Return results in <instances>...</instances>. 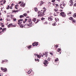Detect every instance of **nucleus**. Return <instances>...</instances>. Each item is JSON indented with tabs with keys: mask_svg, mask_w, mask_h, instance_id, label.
Masks as SVG:
<instances>
[{
	"mask_svg": "<svg viewBox=\"0 0 76 76\" xmlns=\"http://www.w3.org/2000/svg\"><path fill=\"white\" fill-rule=\"evenodd\" d=\"M44 64H45V67H46L47 66V64H48V61L46 60H45V62H43Z\"/></svg>",
	"mask_w": 76,
	"mask_h": 76,
	"instance_id": "39448f33",
	"label": "nucleus"
},
{
	"mask_svg": "<svg viewBox=\"0 0 76 76\" xmlns=\"http://www.w3.org/2000/svg\"><path fill=\"white\" fill-rule=\"evenodd\" d=\"M1 70H2L3 72H4L7 71V69L6 68L4 69L3 68H1Z\"/></svg>",
	"mask_w": 76,
	"mask_h": 76,
	"instance_id": "6e6552de",
	"label": "nucleus"
},
{
	"mask_svg": "<svg viewBox=\"0 0 76 76\" xmlns=\"http://www.w3.org/2000/svg\"><path fill=\"white\" fill-rule=\"evenodd\" d=\"M37 55V54L35 53L34 54V56H36Z\"/></svg>",
	"mask_w": 76,
	"mask_h": 76,
	"instance_id": "5fc2aeb1",
	"label": "nucleus"
},
{
	"mask_svg": "<svg viewBox=\"0 0 76 76\" xmlns=\"http://www.w3.org/2000/svg\"><path fill=\"white\" fill-rule=\"evenodd\" d=\"M31 46L32 45H30V46H27V47L28 48V50H29V49L32 48Z\"/></svg>",
	"mask_w": 76,
	"mask_h": 76,
	"instance_id": "ddd939ff",
	"label": "nucleus"
},
{
	"mask_svg": "<svg viewBox=\"0 0 76 76\" xmlns=\"http://www.w3.org/2000/svg\"><path fill=\"white\" fill-rule=\"evenodd\" d=\"M55 20L56 22H57V19L55 18Z\"/></svg>",
	"mask_w": 76,
	"mask_h": 76,
	"instance_id": "bf43d9fd",
	"label": "nucleus"
},
{
	"mask_svg": "<svg viewBox=\"0 0 76 76\" xmlns=\"http://www.w3.org/2000/svg\"><path fill=\"white\" fill-rule=\"evenodd\" d=\"M24 27L25 28H28L30 27V25L28 24H26L24 25Z\"/></svg>",
	"mask_w": 76,
	"mask_h": 76,
	"instance_id": "7ed1b4c3",
	"label": "nucleus"
},
{
	"mask_svg": "<svg viewBox=\"0 0 76 76\" xmlns=\"http://www.w3.org/2000/svg\"><path fill=\"white\" fill-rule=\"evenodd\" d=\"M12 11L13 12H14L15 13H16V10H13Z\"/></svg>",
	"mask_w": 76,
	"mask_h": 76,
	"instance_id": "49530a36",
	"label": "nucleus"
},
{
	"mask_svg": "<svg viewBox=\"0 0 76 76\" xmlns=\"http://www.w3.org/2000/svg\"><path fill=\"white\" fill-rule=\"evenodd\" d=\"M1 5L2 6V5H3V4L1 3Z\"/></svg>",
	"mask_w": 76,
	"mask_h": 76,
	"instance_id": "338daca9",
	"label": "nucleus"
},
{
	"mask_svg": "<svg viewBox=\"0 0 76 76\" xmlns=\"http://www.w3.org/2000/svg\"><path fill=\"white\" fill-rule=\"evenodd\" d=\"M74 6H76V3L75 4H74Z\"/></svg>",
	"mask_w": 76,
	"mask_h": 76,
	"instance_id": "4d7b16f0",
	"label": "nucleus"
},
{
	"mask_svg": "<svg viewBox=\"0 0 76 76\" xmlns=\"http://www.w3.org/2000/svg\"><path fill=\"white\" fill-rule=\"evenodd\" d=\"M37 57L38 58H41V56L40 55H37Z\"/></svg>",
	"mask_w": 76,
	"mask_h": 76,
	"instance_id": "c756f323",
	"label": "nucleus"
},
{
	"mask_svg": "<svg viewBox=\"0 0 76 76\" xmlns=\"http://www.w3.org/2000/svg\"><path fill=\"white\" fill-rule=\"evenodd\" d=\"M35 61H37V62H39V59H35Z\"/></svg>",
	"mask_w": 76,
	"mask_h": 76,
	"instance_id": "cd10ccee",
	"label": "nucleus"
},
{
	"mask_svg": "<svg viewBox=\"0 0 76 76\" xmlns=\"http://www.w3.org/2000/svg\"><path fill=\"white\" fill-rule=\"evenodd\" d=\"M54 10L56 12H57V11H58V9H54Z\"/></svg>",
	"mask_w": 76,
	"mask_h": 76,
	"instance_id": "c9c22d12",
	"label": "nucleus"
},
{
	"mask_svg": "<svg viewBox=\"0 0 76 76\" xmlns=\"http://www.w3.org/2000/svg\"><path fill=\"white\" fill-rule=\"evenodd\" d=\"M72 13V12H69V13H67V15H69V14H71Z\"/></svg>",
	"mask_w": 76,
	"mask_h": 76,
	"instance_id": "e433bc0d",
	"label": "nucleus"
},
{
	"mask_svg": "<svg viewBox=\"0 0 76 76\" xmlns=\"http://www.w3.org/2000/svg\"><path fill=\"white\" fill-rule=\"evenodd\" d=\"M23 16H27V13H25L23 14Z\"/></svg>",
	"mask_w": 76,
	"mask_h": 76,
	"instance_id": "bb28decb",
	"label": "nucleus"
},
{
	"mask_svg": "<svg viewBox=\"0 0 76 76\" xmlns=\"http://www.w3.org/2000/svg\"><path fill=\"white\" fill-rule=\"evenodd\" d=\"M44 19H45V18H43L42 17L41 18V20H43Z\"/></svg>",
	"mask_w": 76,
	"mask_h": 76,
	"instance_id": "37998d69",
	"label": "nucleus"
},
{
	"mask_svg": "<svg viewBox=\"0 0 76 76\" xmlns=\"http://www.w3.org/2000/svg\"><path fill=\"white\" fill-rule=\"evenodd\" d=\"M20 28H23V26L22 25H21L20 26Z\"/></svg>",
	"mask_w": 76,
	"mask_h": 76,
	"instance_id": "4c0bfd02",
	"label": "nucleus"
},
{
	"mask_svg": "<svg viewBox=\"0 0 76 76\" xmlns=\"http://www.w3.org/2000/svg\"><path fill=\"white\" fill-rule=\"evenodd\" d=\"M23 21V19H20L18 20V22H22V21Z\"/></svg>",
	"mask_w": 76,
	"mask_h": 76,
	"instance_id": "4468645a",
	"label": "nucleus"
},
{
	"mask_svg": "<svg viewBox=\"0 0 76 76\" xmlns=\"http://www.w3.org/2000/svg\"><path fill=\"white\" fill-rule=\"evenodd\" d=\"M12 6H10V9H12Z\"/></svg>",
	"mask_w": 76,
	"mask_h": 76,
	"instance_id": "c03bdc74",
	"label": "nucleus"
},
{
	"mask_svg": "<svg viewBox=\"0 0 76 76\" xmlns=\"http://www.w3.org/2000/svg\"><path fill=\"white\" fill-rule=\"evenodd\" d=\"M60 15H61V16H62V17H66V14L64 12H61L60 13Z\"/></svg>",
	"mask_w": 76,
	"mask_h": 76,
	"instance_id": "20e7f679",
	"label": "nucleus"
},
{
	"mask_svg": "<svg viewBox=\"0 0 76 76\" xmlns=\"http://www.w3.org/2000/svg\"><path fill=\"white\" fill-rule=\"evenodd\" d=\"M16 26L15 25H13L12 24V26H13V27H16Z\"/></svg>",
	"mask_w": 76,
	"mask_h": 76,
	"instance_id": "a18cd8bd",
	"label": "nucleus"
},
{
	"mask_svg": "<svg viewBox=\"0 0 76 76\" xmlns=\"http://www.w3.org/2000/svg\"><path fill=\"white\" fill-rule=\"evenodd\" d=\"M20 3H22V1H20V2H19L18 4H20Z\"/></svg>",
	"mask_w": 76,
	"mask_h": 76,
	"instance_id": "864d4df0",
	"label": "nucleus"
},
{
	"mask_svg": "<svg viewBox=\"0 0 76 76\" xmlns=\"http://www.w3.org/2000/svg\"><path fill=\"white\" fill-rule=\"evenodd\" d=\"M70 20H73V17H71L70 18H69Z\"/></svg>",
	"mask_w": 76,
	"mask_h": 76,
	"instance_id": "5701e85b",
	"label": "nucleus"
},
{
	"mask_svg": "<svg viewBox=\"0 0 76 76\" xmlns=\"http://www.w3.org/2000/svg\"><path fill=\"white\" fill-rule=\"evenodd\" d=\"M50 54H51V56H53V54L52 53L50 52Z\"/></svg>",
	"mask_w": 76,
	"mask_h": 76,
	"instance_id": "a19ab883",
	"label": "nucleus"
},
{
	"mask_svg": "<svg viewBox=\"0 0 76 76\" xmlns=\"http://www.w3.org/2000/svg\"><path fill=\"white\" fill-rule=\"evenodd\" d=\"M64 6H65V4L64 2H63L62 4H60V7L61 9H63V8L64 7Z\"/></svg>",
	"mask_w": 76,
	"mask_h": 76,
	"instance_id": "f03ea898",
	"label": "nucleus"
},
{
	"mask_svg": "<svg viewBox=\"0 0 76 76\" xmlns=\"http://www.w3.org/2000/svg\"><path fill=\"white\" fill-rule=\"evenodd\" d=\"M13 21H14V22H15V21H16V19L15 18L14 19H13Z\"/></svg>",
	"mask_w": 76,
	"mask_h": 76,
	"instance_id": "58836bf2",
	"label": "nucleus"
},
{
	"mask_svg": "<svg viewBox=\"0 0 76 76\" xmlns=\"http://www.w3.org/2000/svg\"><path fill=\"white\" fill-rule=\"evenodd\" d=\"M6 0H4L3 2V4H4V3H6Z\"/></svg>",
	"mask_w": 76,
	"mask_h": 76,
	"instance_id": "3c124183",
	"label": "nucleus"
},
{
	"mask_svg": "<svg viewBox=\"0 0 76 76\" xmlns=\"http://www.w3.org/2000/svg\"><path fill=\"white\" fill-rule=\"evenodd\" d=\"M44 3V2L41 1V3H40V6H42V4H43Z\"/></svg>",
	"mask_w": 76,
	"mask_h": 76,
	"instance_id": "f3484780",
	"label": "nucleus"
},
{
	"mask_svg": "<svg viewBox=\"0 0 76 76\" xmlns=\"http://www.w3.org/2000/svg\"><path fill=\"white\" fill-rule=\"evenodd\" d=\"M32 71V70H30L29 71H28V74H30V73H31V72Z\"/></svg>",
	"mask_w": 76,
	"mask_h": 76,
	"instance_id": "2eb2a0df",
	"label": "nucleus"
},
{
	"mask_svg": "<svg viewBox=\"0 0 76 76\" xmlns=\"http://www.w3.org/2000/svg\"><path fill=\"white\" fill-rule=\"evenodd\" d=\"M43 9L44 10H43V13L42 12H39V13H40V14L38 15V16H40V17H42V16H44V15H45V14H44V12H45L46 9L44 7V8H43Z\"/></svg>",
	"mask_w": 76,
	"mask_h": 76,
	"instance_id": "f257e3e1",
	"label": "nucleus"
},
{
	"mask_svg": "<svg viewBox=\"0 0 76 76\" xmlns=\"http://www.w3.org/2000/svg\"><path fill=\"white\" fill-rule=\"evenodd\" d=\"M2 30H3V28H2L0 27V31H1V32H2Z\"/></svg>",
	"mask_w": 76,
	"mask_h": 76,
	"instance_id": "4be33fe9",
	"label": "nucleus"
},
{
	"mask_svg": "<svg viewBox=\"0 0 76 76\" xmlns=\"http://www.w3.org/2000/svg\"><path fill=\"white\" fill-rule=\"evenodd\" d=\"M11 20L10 18V15H7V21H10Z\"/></svg>",
	"mask_w": 76,
	"mask_h": 76,
	"instance_id": "423d86ee",
	"label": "nucleus"
},
{
	"mask_svg": "<svg viewBox=\"0 0 76 76\" xmlns=\"http://www.w3.org/2000/svg\"><path fill=\"white\" fill-rule=\"evenodd\" d=\"M4 31H6V28H4L2 29V32Z\"/></svg>",
	"mask_w": 76,
	"mask_h": 76,
	"instance_id": "c85d7f7f",
	"label": "nucleus"
},
{
	"mask_svg": "<svg viewBox=\"0 0 76 76\" xmlns=\"http://www.w3.org/2000/svg\"><path fill=\"white\" fill-rule=\"evenodd\" d=\"M58 61V58H57L56 59H55V61Z\"/></svg>",
	"mask_w": 76,
	"mask_h": 76,
	"instance_id": "7c9ffc66",
	"label": "nucleus"
},
{
	"mask_svg": "<svg viewBox=\"0 0 76 76\" xmlns=\"http://www.w3.org/2000/svg\"><path fill=\"white\" fill-rule=\"evenodd\" d=\"M72 21L74 23H76V21L75 20H72Z\"/></svg>",
	"mask_w": 76,
	"mask_h": 76,
	"instance_id": "473e14b6",
	"label": "nucleus"
},
{
	"mask_svg": "<svg viewBox=\"0 0 76 76\" xmlns=\"http://www.w3.org/2000/svg\"><path fill=\"white\" fill-rule=\"evenodd\" d=\"M15 9H18V8L17 7L15 6Z\"/></svg>",
	"mask_w": 76,
	"mask_h": 76,
	"instance_id": "13d9d810",
	"label": "nucleus"
},
{
	"mask_svg": "<svg viewBox=\"0 0 76 76\" xmlns=\"http://www.w3.org/2000/svg\"><path fill=\"white\" fill-rule=\"evenodd\" d=\"M24 16H23V15H21L20 16V19H21V18H23V17Z\"/></svg>",
	"mask_w": 76,
	"mask_h": 76,
	"instance_id": "2f4dec72",
	"label": "nucleus"
},
{
	"mask_svg": "<svg viewBox=\"0 0 76 76\" xmlns=\"http://www.w3.org/2000/svg\"><path fill=\"white\" fill-rule=\"evenodd\" d=\"M48 23L47 22H46L45 23V24H47Z\"/></svg>",
	"mask_w": 76,
	"mask_h": 76,
	"instance_id": "6e6d98bb",
	"label": "nucleus"
},
{
	"mask_svg": "<svg viewBox=\"0 0 76 76\" xmlns=\"http://www.w3.org/2000/svg\"><path fill=\"white\" fill-rule=\"evenodd\" d=\"M22 22H19V23H17L18 24V25H20L21 23H22Z\"/></svg>",
	"mask_w": 76,
	"mask_h": 76,
	"instance_id": "f704fd0d",
	"label": "nucleus"
},
{
	"mask_svg": "<svg viewBox=\"0 0 76 76\" xmlns=\"http://www.w3.org/2000/svg\"><path fill=\"white\" fill-rule=\"evenodd\" d=\"M56 6H57V7H58V6H59L58 4H56Z\"/></svg>",
	"mask_w": 76,
	"mask_h": 76,
	"instance_id": "8fccbe9b",
	"label": "nucleus"
},
{
	"mask_svg": "<svg viewBox=\"0 0 76 76\" xmlns=\"http://www.w3.org/2000/svg\"><path fill=\"white\" fill-rule=\"evenodd\" d=\"M39 20H37V22L35 23H38V22H39Z\"/></svg>",
	"mask_w": 76,
	"mask_h": 76,
	"instance_id": "603ef678",
	"label": "nucleus"
},
{
	"mask_svg": "<svg viewBox=\"0 0 76 76\" xmlns=\"http://www.w3.org/2000/svg\"><path fill=\"white\" fill-rule=\"evenodd\" d=\"M4 12L5 13H6V11H4Z\"/></svg>",
	"mask_w": 76,
	"mask_h": 76,
	"instance_id": "69168bd1",
	"label": "nucleus"
},
{
	"mask_svg": "<svg viewBox=\"0 0 76 76\" xmlns=\"http://www.w3.org/2000/svg\"><path fill=\"white\" fill-rule=\"evenodd\" d=\"M55 1H56V0H52L51 1H52V2H55Z\"/></svg>",
	"mask_w": 76,
	"mask_h": 76,
	"instance_id": "79ce46f5",
	"label": "nucleus"
},
{
	"mask_svg": "<svg viewBox=\"0 0 76 76\" xmlns=\"http://www.w3.org/2000/svg\"><path fill=\"white\" fill-rule=\"evenodd\" d=\"M73 17L74 18H76V13H75L73 15Z\"/></svg>",
	"mask_w": 76,
	"mask_h": 76,
	"instance_id": "b1692460",
	"label": "nucleus"
},
{
	"mask_svg": "<svg viewBox=\"0 0 76 76\" xmlns=\"http://www.w3.org/2000/svg\"><path fill=\"white\" fill-rule=\"evenodd\" d=\"M3 0H1V1H0V3H2V2H3Z\"/></svg>",
	"mask_w": 76,
	"mask_h": 76,
	"instance_id": "de8ad7c7",
	"label": "nucleus"
},
{
	"mask_svg": "<svg viewBox=\"0 0 76 76\" xmlns=\"http://www.w3.org/2000/svg\"><path fill=\"white\" fill-rule=\"evenodd\" d=\"M61 50V49H60V48H58L57 49V51L58 52H60V51Z\"/></svg>",
	"mask_w": 76,
	"mask_h": 76,
	"instance_id": "a878e982",
	"label": "nucleus"
},
{
	"mask_svg": "<svg viewBox=\"0 0 76 76\" xmlns=\"http://www.w3.org/2000/svg\"><path fill=\"white\" fill-rule=\"evenodd\" d=\"M56 13L57 14H56ZM54 16H57L58 15V13H57V12H55L54 14Z\"/></svg>",
	"mask_w": 76,
	"mask_h": 76,
	"instance_id": "393cba45",
	"label": "nucleus"
},
{
	"mask_svg": "<svg viewBox=\"0 0 76 76\" xmlns=\"http://www.w3.org/2000/svg\"><path fill=\"white\" fill-rule=\"evenodd\" d=\"M36 20L37 19H36V18H34L32 20V21H33V22H36Z\"/></svg>",
	"mask_w": 76,
	"mask_h": 76,
	"instance_id": "aec40b11",
	"label": "nucleus"
},
{
	"mask_svg": "<svg viewBox=\"0 0 76 76\" xmlns=\"http://www.w3.org/2000/svg\"><path fill=\"white\" fill-rule=\"evenodd\" d=\"M12 23H10V24L8 25L7 26L8 27V28H9V27H12Z\"/></svg>",
	"mask_w": 76,
	"mask_h": 76,
	"instance_id": "f8f14e48",
	"label": "nucleus"
},
{
	"mask_svg": "<svg viewBox=\"0 0 76 76\" xmlns=\"http://www.w3.org/2000/svg\"><path fill=\"white\" fill-rule=\"evenodd\" d=\"M10 8V6L9 5H8L7 7V9H9Z\"/></svg>",
	"mask_w": 76,
	"mask_h": 76,
	"instance_id": "72a5a7b5",
	"label": "nucleus"
},
{
	"mask_svg": "<svg viewBox=\"0 0 76 76\" xmlns=\"http://www.w3.org/2000/svg\"><path fill=\"white\" fill-rule=\"evenodd\" d=\"M13 4H11V6H13Z\"/></svg>",
	"mask_w": 76,
	"mask_h": 76,
	"instance_id": "774afa93",
	"label": "nucleus"
},
{
	"mask_svg": "<svg viewBox=\"0 0 76 76\" xmlns=\"http://www.w3.org/2000/svg\"><path fill=\"white\" fill-rule=\"evenodd\" d=\"M32 45L34 46H37L38 45V42H36L35 43H33V44H32Z\"/></svg>",
	"mask_w": 76,
	"mask_h": 76,
	"instance_id": "1a4fd4ad",
	"label": "nucleus"
},
{
	"mask_svg": "<svg viewBox=\"0 0 76 76\" xmlns=\"http://www.w3.org/2000/svg\"><path fill=\"white\" fill-rule=\"evenodd\" d=\"M20 6L21 7H24L25 6V3H23V2L21 4H20Z\"/></svg>",
	"mask_w": 76,
	"mask_h": 76,
	"instance_id": "0eeeda50",
	"label": "nucleus"
},
{
	"mask_svg": "<svg viewBox=\"0 0 76 76\" xmlns=\"http://www.w3.org/2000/svg\"><path fill=\"white\" fill-rule=\"evenodd\" d=\"M55 47H56V48H57V47H58V45H55Z\"/></svg>",
	"mask_w": 76,
	"mask_h": 76,
	"instance_id": "ea45409f",
	"label": "nucleus"
},
{
	"mask_svg": "<svg viewBox=\"0 0 76 76\" xmlns=\"http://www.w3.org/2000/svg\"><path fill=\"white\" fill-rule=\"evenodd\" d=\"M19 12V10H16V12Z\"/></svg>",
	"mask_w": 76,
	"mask_h": 76,
	"instance_id": "052dcab7",
	"label": "nucleus"
},
{
	"mask_svg": "<svg viewBox=\"0 0 76 76\" xmlns=\"http://www.w3.org/2000/svg\"><path fill=\"white\" fill-rule=\"evenodd\" d=\"M50 57H49L48 58V61H50Z\"/></svg>",
	"mask_w": 76,
	"mask_h": 76,
	"instance_id": "09e8293b",
	"label": "nucleus"
},
{
	"mask_svg": "<svg viewBox=\"0 0 76 76\" xmlns=\"http://www.w3.org/2000/svg\"><path fill=\"white\" fill-rule=\"evenodd\" d=\"M18 5H15V7H18Z\"/></svg>",
	"mask_w": 76,
	"mask_h": 76,
	"instance_id": "e2e57ef3",
	"label": "nucleus"
},
{
	"mask_svg": "<svg viewBox=\"0 0 76 76\" xmlns=\"http://www.w3.org/2000/svg\"><path fill=\"white\" fill-rule=\"evenodd\" d=\"M27 20H28V19L27 18H26L24 21H23V23H25V22H27Z\"/></svg>",
	"mask_w": 76,
	"mask_h": 76,
	"instance_id": "6ab92c4d",
	"label": "nucleus"
},
{
	"mask_svg": "<svg viewBox=\"0 0 76 76\" xmlns=\"http://www.w3.org/2000/svg\"><path fill=\"white\" fill-rule=\"evenodd\" d=\"M34 10L35 12H37V11H38V9H37V8H36V7L35 8Z\"/></svg>",
	"mask_w": 76,
	"mask_h": 76,
	"instance_id": "412c9836",
	"label": "nucleus"
},
{
	"mask_svg": "<svg viewBox=\"0 0 76 76\" xmlns=\"http://www.w3.org/2000/svg\"><path fill=\"white\" fill-rule=\"evenodd\" d=\"M28 22L29 23V24H30V25H32V23L31 22V20L30 19H29Z\"/></svg>",
	"mask_w": 76,
	"mask_h": 76,
	"instance_id": "9d476101",
	"label": "nucleus"
},
{
	"mask_svg": "<svg viewBox=\"0 0 76 76\" xmlns=\"http://www.w3.org/2000/svg\"><path fill=\"white\" fill-rule=\"evenodd\" d=\"M14 16V15H10V18L11 19H12V18H13Z\"/></svg>",
	"mask_w": 76,
	"mask_h": 76,
	"instance_id": "dca6fc26",
	"label": "nucleus"
},
{
	"mask_svg": "<svg viewBox=\"0 0 76 76\" xmlns=\"http://www.w3.org/2000/svg\"><path fill=\"white\" fill-rule=\"evenodd\" d=\"M4 26V25H2L1 26V27H3Z\"/></svg>",
	"mask_w": 76,
	"mask_h": 76,
	"instance_id": "0e129e2a",
	"label": "nucleus"
},
{
	"mask_svg": "<svg viewBox=\"0 0 76 76\" xmlns=\"http://www.w3.org/2000/svg\"><path fill=\"white\" fill-rule=\"evenodd\" d=\"M2 19L1 18L0 19V21H2Z\"/></svg>",
	"mask_w": 76,
	"mask_h": 76,
	"instance_id": "680f3d73",
	"label": "nucleus"
},
{
	"mask_svg": "<svg viewBox=\"0 0 76 76\" xmlns=\"http://www.w3.org/2000/svg\"><path fill=\"white\" fill-rule=\"evenodd\" d=\"M48 20H49V21H52V20H53V18L51 17H49L48 18Z\"/></svg>",
	"mask_w": 76,
	"mask_h": 76,
	"instance_id": "9b49d317",
	"label": "nucleus"
},
{
	"mask_svg": "<svg viewBox=\"0 0 76 76\" xmlns=\"http://www.w3.org/2000/svg\"><path fill=\"white\" fill-rule=\"evenodd\" d=\"M48 53H43V55L45 56V57H47V55H48V54H47Z\"/></svg>",
	"mask_w": 76,
	"mask_h": 76,
	"instance_id": "a211bd4d",
	"label": "nucleus"
}]
</instances>
